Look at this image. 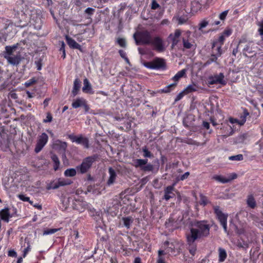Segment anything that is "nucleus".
I'll use <instances>...</instances> for the list:
<instances>
[{
    "label": "nucleus",
    "mask_w": 263,
    "mask_h": 263,
    "mask_svg": "<svg viewBox=\"0 0 263 263\" xmlns=\"http://www.w3.org/2000/svg\"><path fill=\"white\" fill-rule=\"evenodd\" d=\"M203 232L204 231H190L186 234L187 241L189 245V252L192 255H194L196 251V247L193 245V242L195 240L204 236L203 234Z\"/></svg>",
    "instance_id": "f257e3e1"
},
{
    "label": "nucleus",
    "mask_w": 263,
    "mask_h": 263,
    "mask_svg": "<svg viewBox=\"0 0 263 263\" xmlns=\"http://www.w3.org/2000/svg\"><path fill=\"white\" fill-rule=\"evenodd\" d=\"M143 65L150 69L165 70L167 68L165 60L159 57L155 58L151 61L144 62Z\"/></svg>",
    "instance_id": "f03ea898"
},
{
    "label": "nucleus",
    "mask_w": 263,
    "mask_h": 263,
    "mask_svg": "<svg viewBox=\"0 0 263 263\" xmlns=\"http://www.w3.org/2000/svg\"><path fill=\"white\" fill-rule=\"evenodd\" d=\"M98 158V155L97 154L86 157L83 159L81 165L76 167L77 171L78 173L82 174L86 173Z\"/></svg>",
    "instance_id": "7ed1b4c3"
},
{
    "label": "nucleus",
    "mask_w": 263,
    "mask_h": 263,
    "mask_svg": "<svg viewBox=\"0 0 263 263\" xmlns=\"http://www.w3.org/2000/svg\"><path fill=\"white\" fill-rule=\"evenodd\" d=\"M152 37L151 32L147 30L137 32L134 34V38L137 45H149Z\"/></svg>",
    "instance_id": "20e7f679"
},
{
    "label": "nucleus",
    "mask_w": 263,
    "mask_h": 263,
    "mask_svg": "<svg viewBox=\"0 0 263 263\" xmlns=\"http://www.w3.org/2000/svg\"><path fill=\"white\" fill-rule=\"evenodd\" d=\"M72 181L69 179L60 178L48 183L46 189L47 190H55L61 186L70 185Z\"/></svg>",
    "instance_id": "39448f33"
},
{
    "label": "nucleus",
    "mask_w": 263,
    "mask_h": 263,
    "mask_svg": "<svg viewBox=\"0 0 263 263\" xmlns=\"http://www.w3.org/2000/svg\"><path fill=\"white\" fill-rule=\"evenodd\" d=\"M186 69H183L179 71L172 79L173 81H175V82L165 87L162 89V92L168 93L173 90L177 86V82L181 78L186 77Z\"/></svg>",
    "instance_id": "423d86ee"
},
{
    "label": "nucleus",
    "mask_w": 263,
    "mask_h": 263,
    "mask_svg": "<svg viewBox=\"0 0 263 263\" xmlns=\"http://www.w3.org/2000/svg\"><path fill=\"white\" fill-rule=\"evenodd\" d=\"M183 219H176L173 215H171L170 218L165 222V226L168 230H176L181 228L183 224Z\"/></svg>",
    "instance_id": "0eeeda50"
},
{
    "label": "nucleus",
    "mask_w": 263,
    "mask_h": 263,
    "mask_svg": "<svg viewBox=\"0 0 263 263\" xmlns=\"http://www.w3.org/2000/svg\"><path fill=\"white\" fill-rule=\"evenodd\" d=\"M214 213L219 221L220 224L224 230H227V219L228 215L223 213L219 206H213Z\"/></svg>",
    "instance_id": "6e6552de"
},
{
    "label": "nucleus",
    "mask_w": 263,
    "mask_h": 263,
    "mask_svg": "<svg viewBox=\"0 0 263 263\" xmlns=\"http://www.w3.org/2000/svg\"><path fill=\"white\" fill-rule=\"evenodd\" d=\"M68 138L72 142L82 145L84 148H88L89 147V139L88 138L84 137L83 135L80 134L78 136L73 134L69 135Z\"/></svg>",
    "instance_id": "1a4fd4ad"
},
{
    "label": "nucleus",
    "mask_w": 263,
    "mask_h": 263,
    "mask_svg": "<svg viewBox=\"0 0 263 263\" xmlns=\"http://www.w3.org/2000/svg\"><path fill=\"white\" fill-rule=\"evenodd\" d=\"M149 45L153 47L154 50L159 52H163L165 49L162 39L158 36L152 37Z\"/></svg>",
    "instance_id": "9d476101"
},
{
    "label": "nucleus",
    "mask_w": 263,
    "mask_h": 263,
    "mask_svg": "<svg viewBox=\"0 0 263 263\" xmlns=\"http://www.w3.org/2000/svg\"><path fill=\"white\" fill-rule=\"evenodd\" d=\"M48 136L45 133L39 136L34 148V152L37 154L40 152L48 141Z\"/></svg>",
    "instance_id": "9b49d317"
},
{
    "label": "nucleus",
    "mask_w": 263,
    "mask_h": 263,
    "mask_svg": "<svg viewBox=\"0 0 263 263\" xmlns=\"http://www.w3.org/2000/svg\"><path fill=\"white\" fill-rule=\"evenodd\" d=\"M227 83V81L224 80V76L222 72L218 74L210 76L208 78V83L210 85L219 84L224 86Z\"/></svg>",
    "instance_id": "f8f14e48"
},
{
    "label": "nucleus",
    "mask_w": 263,
    "mask_h": 263,
    "mask_svg": "<svg viewBox=\"0 0 263 263\" xmlns=\"http://www.w3.org/2000/svg\"><path fill=\"white\" fill-rule=\"evenodd\" d=\"M191 32L190 31L185 32L182 36V41L184 48L190 49L194 47V41L191 37Z\"/></svg>",
    "instance_id": "ddd939ff"
},
{
    "label": "nucleus",
    "mask_w": 263,
    "mask_h": 263,
    "mask_svg": "<svg viewBox=\"0 0 263 263\" xmlns=\"http://www.w3.org/2000/svg\"><path fill=\"white\" fill-rule=\"evenodd\" d=\"M192 226L196 227L200 229V230H210V228L214 227L215 230L217 228V226L214 223L210 225L208 223L207 221H197L195 220L192 223Z\"/></svg>",
    "instance_id": "4468645a"
},
{
    "label": "nucleus",
    "mask_w": 263,
    "mask_h": 263,
    "mask_svg": "<svg viewBox=\"0 0 263 263\" xmlns=\"http://www.w3.org/2000/svg\"><path fill=\"white\" fill-rule=\"evenodd\" d=\"M171 245L173 246V249L168 250L166 251L168 252H171V254L172 255H177L179 254L183 247V243L181 241H173L171 242Z\"/></svg>",
    "instance_id": "2eb2a0df"
},
{
    "label": "nucleus",
    "mask_w": 263,
    "mask_h": 263,
    "mask_svg": "<svg viewBox=\"0 0 263 263\" xmlns=\"http://www.w3.org/2000/svg\"><path fill=\"white\" fill-rule=\"evenodd\" d=\"M237 175L236 173H232L227 178L221 175H215L213 176V178L219 182L226 183L237 178Z\"/></svg>",
    "instance_id": "dca6fc26"
},
{
    "label": "nucleus",
    "mask_w": 263,
    "mask_h": 263,
    "mask_svg": "<svg viewBox=\"0 0 263 263\" xmlns=\"http://www.w3.org/2000/svg\"><path fill=\"white\" fill-rule=\"evenodd\" d=\"M8 64L12 66H17L22 61V57L20 54H14L11 56L5 57Z\"/></svg>",
    "instance_id": "f3484780"
},
{
    "label": "nucleus",
    "mask_w": 263,
    "mask_h": 263,
    "mask_svg": "<svg viewBox=\"0 0 263 263\" xmlns=\"http://www.w3.org/2000/svg\"><path fill=\"white\" fill-rule=\"evenodd\" d=\"M87 204L86 201L82 200H80V199H74L72 204L73 209L80 212H83L87 208Z\"/></svg>",
    "instance_id": "a211bd4d"
},
{
    "label": "nucleus",
    "mask_w": 263,
    "mask_h": 263,
    "mask_svg": "<svg viewBox=\"0 0 263 263\" xmlns=\"http://www.w3.org/2000/svg\"><path fill=\"white\" fill-rule=\"evenodd\" d=\"M181 35V31L179 29H176L174 34L171 33L168 38L172 41V47L174 48L177 45L179 42V37Z\"/></svg>",
    "instance_id": "6ab92c4d"
},
{
    "label": "nucleus",
    "mask_w": 263,
    "mask_h": 263,
    "mask_svg": "<svg viewBox=\"0 0 263 263\" xmlns=\"http://www.w3.org/2000/svg\"><path fill=\"white\" fill-rule=\"evenodd\" d=\"M174 191L173 186H166L164 190V194L163 199L168 201L171 198H174L175 197V194L173 192Z\"/></svg>",
    "instance_id": "aec40b11"
},
{
    "label": "nucleus",
    "mask_w": 263,
    "mask_h": 263,
    "mask_svg": "<svg viewBox=\"0 0 263 263\" xmlns=\"http://www.w3.org/2000/svg\"><path fill=\"white\" fill-rule=\"evenodd\" d=\"M12 215H10L8 208H5L0 211V218L4 221L8 223Z\"/></svg>",
    "instance_id": "412c9836"
},
{
    "label": "nucleus",
    "mask_w": 263,
    "mask_h": 263,
    "mask_svg": "<svg viewBox=\"0 0 263 263\" xmlns=\"http://www.w3.org/2000/svg\"><path fill=\"white\" fill-rule=\"evenodd\" d=\"M83 85L84 86L82 88V90L84 93L91 95L94 93V91L92 90L91 85L87 78L84 79Z\"/></svg>",
    "instance_id": "4be33fe9"
},
{
    "label": "nucleus",
    "mask_w": 263,
    "mask_h": 263,
    "mask_svg": "<svg viewBox=\"0 0 263 263\" xmlns=\"http://www.w3.org/2000/svg\"><path fill=\"white\" fill-rule=\"evenodd\" d=\"M66 39L67 43L70 48L72 49H78L80 51L82 50L81 46L78 44L74 40L68 36H66Z\"/></svg>",
    "instance_id": "5701e85b"
},
{
    "label": "nucleus",
    "mask_w": 263,
    "mask_h": 263,
    "mask_svg": "<svg viewBox=\"0 0 263 263\" xmlns=\"http://www.w3.org/2000/svg\"><path fill=\"white\" fill-rule=\"evenodd\" d=\"M81 81L78 78L75 79L73 82V86L71 92L72 95L73 97L77 96L78 94L80 89L81 88Z\"/></svg>",
    "instance_id": "b1692460"
},
{
    "label": "nucleus",
    "mask_w": 263,
    "mask_h": 263,
    "mask_svg": "<svg viewBox=\"0 0 263 263\" xmlns=\"http://www.w3.org/2000/svg\"><path fill=\"white\" fill-rule=\"evenodd\" d=\"M108 173L109 174V179L107 180V184L108 185L112 184L116 179L117 174L114 168L111 167H110L108 169Z\"/></svg>",
    "instance_id": "393cba45"
},
{
    "label": "nucleus",
    "mask_w": 263,
    "mask_h": 263,
    "mask_svg": "<svg viewBox=\"0 0 263 263\" xmlns=\"http://www.w3.org/2000/svg\"><path fill=\"white\" fill-rule=\"evenodd\" d=\"M173 249V246L171 245V242L168 241H165L162 246V249H160L159 251H162L164 253H163V256L166 254H171V252H167L166 251L168 250Z\"/></svg>",
    "instance_id": "a878e982"
},
{
    "label": "nucleus",
    "mask_w": 263,
    "mask_h": 263,
    "mask_svg": "<svg viewBox=\"0 0 263 263\" xmlns=\"http://www.w3.org/2000/svg\"><path fill=\"white\" fill-rule=\"evenodd\" d=\"M147 159H137L134 160L133 165L136 168H140L141 170L143 166L147 164Z\"/></svg>",
    "instance_id": "bb28decb"
},
{
    "label": "nucleus",
    "mask_w": 263,
    "mask_h": 263,
    "mask_svg": "<svg viewBox=\"0 0 263 263\" xmlns=\"http://www.w3.org/2000/svg\"><path fill=\"white\" fill-rule=\"evenodd\" d=\"M221 129H222V134H224V136L228 137L229 136L232 135L234 133V130L232 128V127L228 125L227 124L225 126H223L222 128H221Z\"/></svg>",
    "instance_id": "cd10ccee"
},
{
    "label": "nucleus",
    "mask_w": 263,
    "mask_h": 263,
    "mask_svg": "<svg viewBox=\"0 0 263 263\" xmlns=\"http://www.w3.org/2000/svg\"><path fill=\"white\" fill-rule=\"evenodd\" d=\"M83 98H78L76 100H74L72 103V107L73 108H78L80 107H82L83 105H84L83 103L85 101Z\"/></svg>",
    "instance_id": "c85d7f7f"
},
{
    "label": "nucleus",
    "mask_w": 263,
    "mask_h": 263,
    "mask_svg": "<svg viewBox=\"0 0 263 263\" xmlns=\"http://www.w3.org/2000/svg\"><path fill=\"white\" fill-rule=\"evenodd\" d=\"M247 204L251 209H254L256 207V202L253 195L251 194L248 196Z\"/></svg>",
    "instance_id": "c756f323"
},
{
    "label": "nucleus",
    "mask_w": 263,
    "mask_h": 263,
    "mask_svg": "<svg viewBox=\"0 0 263 263\" xmlns=\"http://www.w3.org/2000/svg\"><path fill=\"white\" fill-rule=\"evenodd\" d=\"M134 219L131 216L122 217L121 221L123 225L128 229L130 228L131 224L133 222Z\"/></svg>",
    "instance_id": "7c9ffc66"
},
{
    "label": "nucleus",
    "mask_w": 263,
    "mask_h": 263,
    "mask_svg": "<svg viewBox=\"0 0 263 263\" xmlns=\"http://www.w3.org/2000/svg\"><path fill=\"white\" fill-rule=\"evenodd\" d=\"M16 46H7L5 47V51L4 53V57L5 59V57L7 56H11L12 55H14L13 54V51L16 49Z\"/></svg>",
    "instance_id": "2f4dec72"
},
{
    "label": "nucleus",
    "mask_w": 263,
    "mask_h": 263,
    "mask_svg": "<svg viewBox=\"0 0 263 263\" xmlns=\"http://www.w3.org/2000/svg\"><path fill=\"white\" fill-rule=\"evenodd\" d=\"M218 58L216 57V55L214 54H212L211 58L209 59L206 62L203 64L201 63V67L205 68L209 65L211 64L213 62H216Z\"/></svg>",
    "instance_id": "473e14b6"
},
{
    "label": "nucleus",
    "mask_w": 263,
    "mask_h": 263,
    "mask_svg": "<svg viewBox=\"0 0 263 263\" xmlns=\"http://www.w3.org/2000/svg\"><path fill=\"white\" fill-rule=\"evenodd\" d=\"M225 40L226 38L222 35L221 34L217 40H216L213 41L212 46V48L214 49L217 45H220L222 46L224 44Z\"/></svg>",
    "instance_id": "72a5a7b5"
},
{
    "label": "nucleus",
    "mask_w": 263,
    "mask_h": 263,
    "mask_svg": "<svg viewBox=\"0 0 263 263\" xmlns=\"http://www.w3.org/2000/svg\"><path fill=\"white\" fill-rule=\"evenodd\" d=\"M51 159L53 162V169L57 171L59 168L60 162L58 156L55 154H52Z\"/></svg>",
    "instance_id": "f704fd0d"
},
{
    "label": "nucleus",
    "mask_w": 263,
    "mask_h": 263,
    "mask_svg": "<svg viewBox=\"0 0 263 263\" xmlns=\"http://www.w3.org/2000/svg\"><path fill=\"white\" fill-rule=\"evenodd\" d=\"M218 253H219V261L220 262H223L227 258V254L226 251L221 248H219L218 249Z\"/></svg>",
    "instance_id": "c9c22d12"
},
{
    "label": "nucleus",
    "mask_w": 263,
    "mask_h": 263,
    "mask_svg": "<svg viewBox=\"0 0 263 263\" xmlns=\"http://www.w3.org/2000/svg\"><path fill=\"white\" fill-rule=\"evenodd\" d=\"M197 90V89L196 84H193L192 85H188L185 88H184L183 89V92H184L185 95H187L190 93L195 92Z\"/></svg>",
    "instance_id": "e433bc0d"
},
{
    "label": "nucleus",
    "mask_w": 263,
    "mask_h": 263,
    "mask_svg": "<svg viewBox=\"0 0 263 263\" xmlns=\"http://www.w3.org/2000/svg\"><path fill=\"white\" fill-rule=\"evenodd\" d=\"M200 200L199 201V204L201 205L205 206L208 203H209L208 198L206 196L204 195L200 194L199 195Z\"/></svg>",
    "instance_id": "4c0bfd02"
},
{
    "label": "nucleus",
    "mask_w": 263,
    "mask_h": 263,
    "mask_svg": "<svg viewBox=\"0 0 263 263\" xmlns=\"http://www.w3.org/2000/svg\"><path fill=\"white\" fill-rule=\"evenodd\" d=\"M251 43H248L243 49V54L245 57H248L247 53H252L253 51L251 47Z\"/></svg>",
    "instance_id": "58836bf2"
},
{
    "label": "nucleus",
    "mask_w": 263,
    "mask_h": 263,
    "mask_svg": "<svg viewBox=\"0 0 263 263\" xmlns=\"http://www.w3.org/2000/svg\"><path fill=\"white\" fill-rule=\"evenodd\" d=\"M77 174V171L74 168H68L64 172V175L66 177H73Z\"/></svg>",
    "instance_id": "ea45409f"
},
{
    "label": "nucleus",
    "mask_w": 263,
    "mask_h": 263,
    "mask_svg": "<svg viewBox=\"0 0 263 263\" xmlns=\"http://www.w3.org/2000/svg\"><path fill=\"white\" fill-rule=\"evenodd\" d=\"M142 152L143 153V156L145 158H152L153 157V154L148 151L146 146H144L142 148Z\"/></svg>",
    "instance_id": "a19ab883"
},
{
    "label": "nucleus",
    "mask_w": 263,
    "mask_h": 263,
    "mask_svg": "<svg viewBox=\"0 0 263 263\" xmlns=\"http://www.w3.org/2000/svg\"><path fill=\"white\" fill-rule=\"evenodd\" d=\"M182 142L186 143L189 145H200L199 142L191 139V138H187L186 139L183 140L182 141Z\"/></svg>",
    "instance_id": "79ce46f5"
},
{
    "label": "nucleus",
    "mask_w": 263,
    "mask_h": 263,
    "mask_svg": "<svg viewBox=\"0 0 263 263\" xmlns=\"http://www.w3.org/2000/svg\"><path fill=\"white\" fill-rule=\"evenodd\" d=\"M38 81V79L35 78V77H33V78H32L31 79L27 80L26 82H25V86L27 87H28L29 86H31L32 85H33V84L36 83Z\"/></svg>",
    "instance_id": "37998d69"
},
{
    "label": "nucleus",
    "mask_w": 263,
    "mask_h": 263,
    "mask_svg": "<svg viewBox=\"0 0 263 263\" xmlns=\"http://www.w3.org/2000/svg\"><path fill=\"white\" fill-rule=\"evenodd\" d=\"M222 46L220 45H217L214 49H212L216 51L215 53L214 54L216 55L217 58L221 57V54H222V50L221 49Z\"/></svg>",
    "instance_id": "c03bdc74"
},
{
    "label": "nucleus",
    "mask_w": 263,
    "mask_h": 263,
    "mask_svg": "<svg viewBox=\"0 0 263 263\" xmlns=\"http://www.w3.org/2000/svg\"><path fill=\"white\" fill-rule=\"evenodd\" d=\"M88 1L89 0H73V3L77 7L82 8L84 7V4Z\"/></svg>",
    "instance_id": "a18cd8bd"
},
{
    "label": "nucleus",
    "mask_w": 263,
    "mask_h": 263,
    "mask_svg": "<svg viewBox=\"0 0 263 263\" xmlns=\"http://www.w3.org/2000/svg\"><path fill=\"white\" fill-rule=\"evenodd\" d=\"M96 10L94 8L88 7L84 11V14L87 15V18H90L95 12Z\"/></svg>",
    "instance_id": "49530a36"
},
{
    "label": "nucleus",
    "mask_w": 263,
    "mask_h": 263,
    "mask_svg": "<svg viewBox=\"0 0 263 263\" xmlns=\"http://www.w3.org/2000/svg\"><path fill=\"white\" fill-rule=\"evenodd\" d=\"M164 252L162 251H158V256L157 260V263H166L165 260V258L163 256Z\"/></svg>",
    "instance_id": "de8ad7c7"
},
{
    "label": "nucleus",
    "mask_w": 263,
    "mask_h": 263,
    "mask_svg": "<svg viewBox=\"0 0 263 263\" xmlns=\"http://www.w3.org/2000/svg\"><path fill=\"white\" fill-rule=\"evenodd\" d=\"M243 159L242 154H238L235 156H231L229 157V159L231 161H241Z\"/></svg>",
    "instance_id": "09e8293b"
},
{
    "label": "nucleus",
    "mask_w": 263,
    "mask_h": 263,
    "mask_svg": "<svg viewBox=\"0 0 263 263\" xmlns=\"http://www.w3.org/2000/svg\"><path fill=\"white\" fill-rule=\"evenodd\" d=\"M119 53L120 55L121 56V57L122 58H123L125 61L126 63L129 64H130V62H129V60L128 58H127V57L126 55V53L124 50H119Z\"/></svg>",
    "instance_id": "8fccbe9b"
},
{
    "label": "nucleus",
    "mask_w": 263,
    "mask_h": 263,
    "mask_svg": "<svg viewBox=\"0 0 263 263\" xmlns=\"http://www.w3.org/2000/svg\"><path fill=\"white\" fill-rule=\"evenodd\" d=\"M52 119L53 117L51 114L50 112H48L46 113V118L43 119V122L45 123H50L52 122Z\"/></svg>",
    "instance_id": "3c124183"
},
{
    "label": "nucleus",
    "mask_w": 263,
    "mask_h": 263,
    "mask_svg": "<svg viewBox=\"0 0 263 263\" xmlns=\"http://www.w3.org/2000/svg\"><path fill=\"white\" fill-rule=\"evenodd\" d=\"M42 62L43 60L41 58L38 59L37 60L35 61V65H36V67L37 70H41L42 68Z\"/></svg>",
    "instance_id": "603ef678"
},
{
    "label": "nucleus",
    "mask_w": 263,
    "mask_h": 263,
    "mask_svg": "<svg viewBox=\"0 0 263 263\" xmlns=\"http://www.w3.org/2000/svg\"><path fill=\"white\" fill-rule=\"evenodd\" d=\"M232 34V30L230 28L226 29L221 34L225 38L230 36Z\"/></svg>",
    "instance_id": "864d4df0"
},
{
    "label": "nucleus",
    "mask_w": 263,
    "mask_h": 263,
    "mask_svg": "<svg viewBox=\"0 0 263 263\" xmlns=\"http://www.w3.org/2000/svg\"><path fill=\"white\" fill-rule=\"evenodd\" d=\"M209 24V21H207L205 20H202L199 24V30H201L203 28H205Z\"/></svg>",
    "instance_id": "5fc2aeb1"
},
{
    "label": "nucleus",
    "mask_w": 263,
    "mask_h": 263,
    "mask_svg": "<svg viewBox=\"0 0 263 263\" xmlns=\"http://www.w3.org/2000/svg\"><path fill=\"white\" fill-rule=\"evenodd\" d=\"M118 44L122 47H125L126 46V42L123 38H118L117 41Z\"/></svg>",
    "instance_id": "6e6d98bb"
},
{
    "label": "nucleus",
    "mask_w": 263,
    "mask_h": 263,
    "mask_svg": "<svg viewBox=\"0 0 263 263\" xmlns=\"http://www.w3.org/2000/svg\"><path fill=\"white\" fill-rule=\"evenodd\" d=\"M153 170V166L151 164H148L143 166V168H142V171L146 172V171H152Z\"/></svg>",
    "instance_id": "4d7b16f0"
},
{
    "label": "nucleus",
    "mask_w": 263,
    "mask_h": 263,
    "mask_svg": "<svg viewBox=\"0 0 263 263\" xmlns=\"http://www.w3.org/2000/svg\"><path fill=\"white\" fill-rule=\"evenodd\" d=\"M184 95H185V93L183 92V90L176 96V97L175 99V102H177L178 101L180 100L184 97Z\"/></svg>",
    "instance_id": "13d9d810"
},
{
    "label": "nucleus",
    "mask_w": 263,
    "mask_h": 263,
    "mask_svg": "<svg viewBox=\"0 0 263 263\" xmlns=\"http://www.w3.org/2000/svg\"><path fill=\"white\" fill-rule=\"evenodd\" d=\"M246 138L247 135L246 134H243L239 135L237 139L238 142H243Z\"/></svg>",
    "instance_id": "bf43d9fd"
},
{
    "label": "nucleus",
    "mask_w": 263,
    "mask_h": 263,
    "mask_svg": "<svg viewBox=\"0 0 263 263\" xmlns=\"http://www.w3.org/2000/svg\"><path fill=\"white\" fill-rule=\"evenodd\" d=\"M228 12H229L228 10H226V11H224L223 12H222V13H221L219 16V18L221 20H224L228 13Z\"/></svg>",
    "instance_id": "052dcab7"
},
{
    "label": "nucleus",
    "mask_w": 263,
    "mask_h": 263,
    "mask_svg": "<svg viewBox=\"0 0 263 263\" xmlns=\"http://www.w3.org/2000/svg\"><path fill=\"white\" fill-rule=\"evenodd\" d=\"M18 197L20 200H21L23 201H30L29 197H27L25 195H23V194L19 195Z\"/></svg>",
    "instance_id": "680f3d73"
},
{
    "label": "nucleus",
    "mask_w": 263,
    "mask_h": 263,
    "mask_svg": "<svg viewBox=\"0 0 263 263\" xmlns=\"http://www.w3.org/2000/svg\"><path fill=\"white\" fill-rule=\"evenodd\" d=\"M259 28L258 29V32L259 34L261 35V37L263 40V21L259 24Z\"/></svg>",
    "instance_id": "e2e57ef3"
},
{
    "label": "nucleus",
    "mask_w": 263,
    "mask_h": 263,
    "mask_svg": "<svg viewBox=\"0 0 263 263\" xmlns=\"http://www.w3.org/2000/svg\"><path fill=\"white\" fill-rule=\"evenodd\" d=\"M159 5L157 3V2L155 0H153L152 3V7L151 8L152 9L155 10L159 7Z\"/></svg>",
    "instance_id": "0e129e2a"
},
{
    "label": "nucleus",
    "mask_w": 263,
    "mask_h": 263,
    "mask_svg": "<svg viewBox=\"0 0 263 263\" xmlns=\"http://www.w3.org/2000/svg\"><path fill=\"white\" fill-rule=\"evenodd\" d=\"M8 255L10 257H16L17 253L14 250H10L8 251Z\"/></svg>",
    "instance_id": "69168bd1"
},
{
    "label": "nucleus",
    "mask_w": 263,
    "mask_h": 263,
    "mask_svg": "<svg viewBox=\"0 0 263 263\" xmlns=\"http://www.w3.org/2000/svg\"><path fill=\"white\" fill-rule=\"evenodd\" d=\"M190 175V173L189 172H185L184 174L180 176V179L181 180H184L188 178Z\"/></svg>",
    "instance_id": "338daca9"
},
{
    "label": "nucleus",
    "mask_w": 263,
    "mask_h": 263,
    "mask_svg": "<svg viewBox=\"0 0 263 263\" xmlns=\"http://www.w3.org/2000/svg\"><path fill=\"white\" fill-rule=\"evenodd\" d=\"M31 250V247L28 245L23 251V257H25L27 253Z\"/></svg>",
    "instance_id": "774afa93"
}]
</instances>
